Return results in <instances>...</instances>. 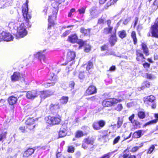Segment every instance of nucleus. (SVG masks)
Listing matches in <instances>:
<instances>
[{"mask_svg": "<svg viewBox=\"0 0 158 158\" xmlns=\"http://www.w3.org/2000/svg\"><path fill=\"white\" fill-rule=\"evenodd\" d=\"M28 2L27 0L26 2L23 4L22 6V12L25 21L26 22L27 27L25 25L24 23L21 24L18 23L19 21L17 20H13L11 21L8 24V26L10 28L15 27L17 28V32L19 38H23L26 36L27 34V31L26 28L31 27V24L29 21V19L31 18L30 13H28Z\"/></svg>", "mask_w": 158, "mask_h": 158, "instance_id": "f257e3e1", "label": "nucleus"}, {"mask_svg": "<svg viewBox=\"0 0 158 158\" xmlns=\"http://www.w3.org/2000/svg\"><path fill=\"white\" fill-rule=\"evenodd\" d=\"M94 139L93 138H87L84 139L83 141L82 147L85 149L88 148L90 151L93 150L95 146L93 145Z\"/></svg>", "mask_w": 158, "mask_h": 158, "instance_id": "f03ea898", "label": "nucleus"}, {"mask_svg": "<svg viewBox=\"0 0 158 158\" xmlns=\"http://www.w3.org/2000/svg\"><path fill=\"white\" fill-rule=\"evenodd\" d=\"M122 101L121 99H116L113 98L104 100L102 102L103 105L105 106H109L113 105L114 104L117 103L118 102H121Z\"/></svg>", "mask_w": 158, "mask_h": 158, "instance_id": "7ed1b4c3", "label": "nucleus"}, {"mask_svg": "<svg viewBox=\"0 0 158 158\" xmlns=\"http://www.w3.org/2000/svg\"><path fill=\"white\" fill-rule=\"evenodd\" d=\"M49 79L52 81V82L44 84V85L45 87H48L50 86L54 85L56 82L57 79L56 76L53 73L52 74H50V77L49 78Z\"/></svg>", "mask_w": 158, "mask_h": 158, "instance_id": "20e7f679", "label": "nucleus"}, {"mask_svg": "<svg viewBox=\"0 0 158 158\" xmlns=\"http://www.w3.org/2000/svg\"><path fill=\"white\" fill-rule=\"evenodd\" d=\"M48 123L53 125L58 124L61 121V117L60 116H59L58 117H50L48 118Z\"/></svg>", "mask_w": 158, "mask_h": 158, "instance_id": "39448f33", "label": "nucleus"}, {"mask_svg": "<svg viewBox=\"0 0 158 158\" xmlns=\"http://www.w3.org/2000/svg\"><path fill=\"white\" fill-rule=\"evenodd\" d=\"M82 46L84 47V50L85 52H88L91 50V47L87 43V41L80 39V48Z\"/></svg>", "mask_w": 158, "mask_h": 158, "instance_id": "423d86ee", "label": "nucleus"}, {"mask_svg": "<svg viewBox=\"0 0 158 158\" xmlns=\"http://www.w3.org/2000/svg\"><path fill=\"white\" fill-rule=\"evenodd\" d=\"M105 121L101 120L97 122H95L93 125L94 128L96 130H99L103 127L105 125Z\"/></svg>", "mask_w": 158, "mask_h": 158, "instance_id": "0eeeda50", "label": "nucleus"}, {"mask_svg": "<svg viewBox=\"0 0 158 158\" xmlns=\"http://www.w3.org/2000/svg\"><path fill=\"white\" fill-rule=\"evenodd\" d=\"M2 37L3 38L2 40L7 42L12 40L13 39L12 35L10 33L5 31H2Z\"/></svg>", "mask_w": 158, "mask_h": 158, "instance_id": "6e6552de", "label": "nucleus"}, {"mask_svg": "<svg viewBox=\"0 0 158 158\" xmlns=\"http://www.w3.org/2000/svg\"><path fill=\"white\" fill-rule=\"evenodd\" d=\"M67 41L69 43L79 44L78 37L76 34H72L68 37Z\"/></svg>", "mask_w": 158, "mask_h": 158, "instance_id": "1a4fd4ad", "label": "nucleus"}, {"mask_svg": "<svg viewBox=\"0 0 158 158\" xmlns=\"http://www.w3.org/2000/svg\"><path fill=\"white\" fill-rule=\"evenodd\" d=\"M152 35L158 37V18L155 22L154 24L152 26Z\"/></svg>", "mask_w": 158, "mask_h": 158, "instance_id": "9d476101", "label": "nucleus"}, {"mask_svg": "<svg viewBox=\"0 0 158 158\" xmlns=\"http://www.w3.org/2000/svg\"><path fill=\"white\" fill-rule=\"evenodd\" d=\"M39 94L37 91L33 90L28 91L27 93L26 96L28 99H33L37 97Z\"/></svg>", "mask_w": 158, "mask_h": 158, "instance_id": "9b49d317", "label": "nucleus"}, {"mask_svg": "<svg viewBox=\"0 0 158 158\" xmlns=\"http://www.w3.org/2000/svg\"><path fill=\"white\" fill-rule=\"evenodd\" d=\"M116 29H115L114 32L112 34L109 40V42L111 46H114L117 41V38L116 35Z\"/></svg>", "mask_w": 158, "mask_h": 158, "instance_id": "f8f14e48", "label": "nucleus"}, {"mask_svg": "<svg viewBox=\"0 0 158 158\" xmlns=\"http://www.w3.org/2000/svg\"><path fill=\"white\" fill-rule=\"evenodd\" d=\"M23 77V75L19 72H15L11 76V78L12 81H15L20 80Z\"/></svg>", "mask_w": 158, "mask_h": 158, "instance_id": "ddd939ff", "label": "nucleus"}, {"mask_svg": "<svg viewBox=\"0 0 158 158\" xmlns=\"http://www.w3.org/2000/svg\"><path fill=\"white\" fill-rule=\"evenodd\" d=\"M45 51V50H44L43 51V52H38L35 55V56L36 57L38 58L41 62L42 60H43L44 63L47 62V59L44 55L43 54V53Z\"/></svg>", "mask_w": 158, "mask_h": 158, "instance_id": "4468645a", "label": "nucleus"}, {"mask_svg": "<svg viewBox=\"0 0 158 158\" xmlns=\"http://www.w3.org/2000/svg\"><path fill=\"white\" fill-rule=\"evenodd\" d=\"M75 53L74 52H68L67 56L66 61L69 62L75 59Z\"/></svg>", "mask_w": 158, "mask_h": 158, "instance_id": "2eb2a0df", "label": "nucleus"}, {"mask_svg": "<svg viewBox=\"0 0 158 158\" xmlns=\"http://www.w3.org/2000/svg\"><path fill=\"white\" fill-rule=\"evenodd\" d=\"M97 92V89L94 86H89L86 90V95H91L96 93Z\"/></svg>", "mask_w": 158, "mask_h": 158, "instance_id": "dca6fc26", "label": "nucleus"}, {"mask_svg": "<svg viewBox=\"0 0 158 158\" xmlns=\"http://www.w3.org/2000/svg\"><path fill=\"white\" fill-rule=\"evenodd\" d=\"M19 96H13L10 97L8 99V102L9 104L10 105H13L16 103L17 102L18 99L19 98Z\"/></svg>", "mask_w": 158, "mask_h": 158, "instance_id": "f3484780", "label": "nucleus"}, {"mask_svg": "<svg viewBox=\"0 0 158 158\" xmlns=\"http://www.w3.org/2000/svg\"><path fill=\"white\" fill-rule=\"evenodd\" d=\"M59 109V105L58 103L51 104L50 106L49 109L53 113L58 112Z\"/></svg>", "mask_w": 158, "mask_h": 158, "instance_id": "a211bd4d", "label": "nucleus"}, {"mask_svg": "<svg viewBox=\"0 0 158 158\" xmlns=\"http://www.w3.org/2000/svg\"><path fill=\"white\" fill-rule=\"evenodd\" d=\"M155 100V98L153 96L150 95L147 97L144 101V102L146 104L149 105L151 103L154 102Z\"/></svg>", "mask_w": 158, "mask_h": 158, "instance_id": "6ab92c4d", "label": "nucleus"}, {"mask_svg": "<svg viewBox=\"0 0 158 158\" xmlns=\"http://www.w3.org/2000/svg\"><path fill=\"white\" fill-rule=\"evenodd\" d=\"M34 152V149L32 148H29L24 152L23 156V157H27L31 155Z\"/></svg>", "mask_w": 158, "mask_h": 158, "instance_id": "aec40b11", "label": "nucleus"}, {"mask_svg": "<svg viewBox=\"0 0 158 158\" xmlns=\"http://www.w3.org/2000/svg\"><path fill=\"white\" fill-rule=\"evenodd\" d=\"M56 13L55 16H49L48 19V29H50L51 28V27L53 26L54 22L52 20V19H53V18H55V19L56 18Z\"/></svg>", "mask_w": 158, "mask_h": 158, "instance_id": "412c9836", "label": "nucleus"}, {"mask_svg": "<svg viewBox=\"0 0 158 158\" xmlns=\"http://www.w3.org/2000/svg\"><path fill=\"white\" fill-rule=\"evenodd\" d=\"M40 93L41 94L40 97L41 98H44L49 96L51 95V93L49 91H41Z\"/></svg>", "mask_w": 158, "mask_h": 158, "instance_id": "4be33fe9", "label": "nucleus"}, {"mask_svg": "<svg viewBox=\"0 0 158 158\" xmlns=\"http://www.w3.org/2000/svg\"><path fill=\"white\" fill-rule=\"evenodd\" d=\"M82 129H83V131H80V137L86 135L88 132L89 127H83Z\"/></svg>", "mask_w": 158, "mask_h": 158, "instance_id": "5701e85b", "label": "nucleus"}, {"mask_svg": "<svg viewBox=\"0 0 158 158\" xmlns=\"http://www.w3.org/2000/svg\"><path fill=\"white\" fill-rule=\"evenodd\" d=\"M136 59L138 61H140L141 60L145 59L143 54L140 52V51L139 50L136 51Z\"/></svg>", "mask_w": 158, "mask_h": 158, "instance_id": "b1692460", "label": "nucleus"}, {"mask_svg": "<svg viewBox=\"0 0 158 158\" xmlns=\"http://www.w3.org/2000/svg\"><path fill=\"white\" fill-rule=\"evenodd\" d=\"M90 12L91 15L93 17H95L98 15V12L95 7H93L91 8Z\"/></svg>", "mask_w": 158, "mask_h": 158, "instance_id": "393cba45", "label": "nucleus"}, {"mask_svg": "<svg viewBox=\"0 0 158 158\" xmlns=\"http://www.w3.org/2000/svg\"><path fill=\"white\" fill-rule=\"evenodd\" d=\"M143 131L139 130L134 132L133 134V137L135 138H138L141 136Z\"/></svg>", "mask_w": 158, "mask_h": 158, "instance_id": "a878e982", "label": "nucleus"}, {"mask_svg": "<svg viewBox=\"0 0 158 158\" xmlns=\"http://www.w3.org/2000/svg\"><path fill=\"white\" fill-rule=\"evenodd\" d=\"M155 118H156V119L152 120L151 121H150L149 122L146 123L145 125V126H147V125H148L151 124H152L153 123H156L158 120V114H155Z\"/></svg>", "mask_w": 158, "mask_h": 158, "instance_id": "bb28decb", "label": "nucleus"}, {"mask_svg": "<svg viewBox=\"0 0 158 158\" xmlns=\"http://www.w3.org/2000/svg\"><path fill=\"white\" fill-rule=\"evenodd\" d=\"M66 130L63 128H61L59 132V137L60 138L64 137L66 135Z\"/></svg>", "mask_w": 158, "mask_h": 158, "instance_id": "cd10ccee", "label": "nucleus"}, {"mask_svg": "<svg viewBox=\"0 0 158 158\" xmlns=\"http://www.w3.org/2000/svg\"><path fill=\"white\" fill-rule=\"evenodd\" d=\"M142 47L144 53L147 56L149 55L148 50L146 45L144 43H142Z\"/></svg>", "mask_w": 158, "mask_h": 158, "instance_id": "c85d7f7f", "label": "nucleus"}, {"mask_svg": "<svg viewBox=\"0 0 158 158\" xmlns=\"http://www.w3.org/2000/svg\"><path fill=\"white\" fill-rule=\"evenodd\" d=\"M118 35L119 37L121 39H123L127 35V34L125 30H123L118 32Z\"/></svg>", "mask_w": 158, "mask_h": 158, "instance_id": "c756f323", "label": "nucleus"}, {"mask_svg": "<svg viewBox=\"0 0 158 158\" xmlns=\"http://www.w3.org/2000/svg\"><path fill=\"white\" fill-rule=\"evenodd\" d=\"M90 29H85L83 28H81V32L83 34L85 35H89Z\"/></svg>", "mask_w": 158, "mask_h": 158, "instance_id": "7c9ffc66", "label": "nucleus"}, {"mask_svg": "<svg viewBox=\"0 0 158 158\" xmlns=\"http://www.w3.org/2000/svg\"><path fill=\"white\" fill-rule=\"evenodd\" d=\"M113 28V27H108L105 28L103 30V33L106 34L111 33Z\"/></svg>", "mask_w": 158, "mask_h": 158, "instance_id": "2f4dec72", "label": "nucleus"}, {"mask_svg": "<svg viewBox=\"0 0 158 158\" xmlns=\"http://www.w3.org/2000/svg\"><path fill=\"white\" fill-rule=\"evenodd\" d=\"M68 99V97L63 96L60 99V102L62 104H66L67 102Z\"/></svg>", "mask_w": 158, "mask_h": 158, "instance_id": "473e14b6", "label": "nucleus"}, {"mask_svg": "<svg viewBox=\"0 0 158 158\" xmlns=\"http://www.w3.org/2000/svg\"><path fill=\"white\" fill-rule=\"evenodd\" d=\"M131 36L133 39L134 44H136L137 42V39L136 38V33L135 31H132L131 33Z\"/></svg>", "mask_w": 158, "mask_h": 158, "instance_id": "72a5a7b5", "label": "nucleus"}, {"mask_svg": "<svg viewBox=\"0 0 158 158\" xmlns=\"http://www.w3.org/2000/svg\"><path fill=\"white\" fill-rule=\"evenodd\" d=\"M123 158H136V156L133 155H131L130 153H126L124 154L123 156Z\"/></svg>", "mask_w": 158, "mask_h": 158, "instance_id": "f704fd0d", "label": "nucleus"}, {"mask_svg": "<svg viewBox=\"0 0 158 158\" xmlns=\"http://www.w3.org/2000/svg\"><path fill=\"white\" fill-rule=\"evenodd\" d=\"M34 123V119L33 118H30L28 119L26 121L25 123L26 125H33Z\"/></svg>", "mask_w": 158, "mask_h": 158, "instance_id": "c9c22d12", "label": "nucleus"}, {"mask_svg": "<svg viewBox=\"0 0 158 158\" xmlns=\"http://www.w3.org/2000/svg\"><path fill=\"white\" fill-rule=\"evenodd\" d=\"M93 63L90 61H89L86 67V70L88 71H89L90 69L93 68Z\"/></svg>", "mask_w": 158, "mask_h": 158, "instance_id": "e433bc0d", "label": "nucleus"}, {"mask_svg": "<svg viewBox=\"0 0 158 158\" xmlns=\"http://www.w3.org/2000/svg\"><path fill=\"white\" fill-rule=\"evenodd\" d=\"M85 7H83L80 9V18L82 17L83 16V14L85 13Z\"/></svg>", "mask_w": 158, "mask_h": 158, "instance_id": "4c0bfd02", "label": "nucleus"}, {"mask_svg": "<svg viewBox=\"0 0 158 158\" xmlns=\"http://www.w3.org/2000/svg\"><path fill=\"white\" fill-rule=\"evenodd\" d=\"M143 144L142 143L141 144V145L139 147H138V146L134 147L131 148L130 151L132 152H136V151H137L139 149V148H140L141 147H142L143 146Z\"/></svg>", "mask_w": 158, "mask_h": 158, "instance_id": "58836bf2", "label": "nucleus"}, {"mask_svg": "<svg viewBox=\"0 0 158 158\" xmlns=\"http://www.w3.org/2000/svg\"><path fill=\"white\" fill-rule=\"evenodd\" d=\"M138 117L140 118L141 119L144 118L145 116V113L144 112L141 111H139L138 112Z\"/></svg>", "mask_w": 158, "mask_h": 158, "instance_id": "ea45409f", "label": "nucleus"}, {"mask_svg": "<svg viewBox=\"0 0 158 158\" xmlns=\"http://www.w3.org/2000/svg\"><path fill=\"white\" fill-rule=\"evenodd\" d=\"M79 139V131H77L76 132L75 137L73 139V141H78Z\"/></svg>", "mask_w": 158, "mask_h": 158, "instance_id": "a19ab883", "label": "nucleus"}, {"mask_svg": "<svg viewBox=\"0 0 158 158\" xmlns=\"http://www.w3.org/2000/svg\"><path fill=\"white\" fill-rule=\"evenodd\" d=\"M123 121L122 119H121L119 117L118 118V121L117 124V127L118 128H119L122 125L123 123Z\"/></svg>", "mask_w": 158, "mask_h": 158, "instance_id": "79ce46f5", "label": "nucleus"}, {"mask_svg": "<svg viewBox=\"0 0 158 158\" xmlns=\"http://www.w3.org/2000/svg\"><path fill=\"white\" fill-rule=\"evenodd\" d=\"M6 132H5L2 134L0 135V141H3V140L6 138Z\"/></svg>", "mask_w": 158, "mask_h": 158, "instance_id": "37998d69", "label": "nucleus"}, {"mask_svg": "<svg viewBox=\"0 0 158 158\" xmlns=\"http://www.w3.org/2000/svg\"><path fill=\"white\" fill-rule=\"evenodd\" d=\"M150 85V84L148 82L146 81V82L143 83L142 84V87L141 88V89H143L144 88L143 87H149Z\"/></svg>", "mask_w": 158, "mask_h": 158, "instance_id": "c03bdc74", "label": "nucleus"}, {"mask_svg": "<svg viewBox=\"0 0 158 158\" xmlns=\"http://www.w3.org/2000/svg\"><path fill=\"white\" fill-rule=\"evenodd\" d=\"M111 153L109 152L106 154L101 156L100 158H110Z\"/></svg>", "mask_w": 158, "mask_h": 158, "instance_id": "a18cd8bd", "label": "nucleus"}, {"mask_svg": "<svg viewBox=\"0 0 158 158\" xmlns=\"http://www.w3.org/2000/svg\"><path fill=\"white\" fill-rule=\"evenodd\" d=\"M74 148L72 146H69L68 147V152L70 153H73L74 152Z\"/></svg>", "mask_w": 158, "mask_h": 158, "instance_id": "49530a36", "label": "nucleus"}, {"mask_svg": "<svg viewBox=\"0 0 158 158\" xmlns=\"http://www.w3.org/2000/svg\"><path fill=\"white\" fill-rule=\"evenodd\" d=\"M123 108L122 105L121 104H119L115 108V109L118 111H121Z\"/></svg>", "mask_w": 158, "mask_h": 158, "instance_id": "de8ad7c7", "label": "nucleus"}, {"mask_svg": "<svg viewBox=\"0 0 158 158\" xmlns=\"http://www.w3.org/2000/svg\"><path fill=\"white\" fill-rule=\"evenodd\" d=\"M118 0H110V1L107 3L108 6H111L116 3Z\"/></svg>", "mask_w": 158, "mask_h": 158, "instance_id": "09e8293b", "label": "nucleus"}, {"mask_svg": "<svg viewBox=\"0 0 158 158\" xmlns=\"http://www.w3.org/2000/svg\"><path fill=\"white\" fill-rule=\"evenodd\" d=\"M120 136H118L116 137L114 140L113 142V144L114 145L116 144L117 143L119 140H120Z\"/></svg>", "mask_w": 158, "mask_h": 158, "instance_id": "8fccbe9b", "label": "nucleus"}, {"mask_svg": "<svg viewBox=\"0 0 158 158\" xmlns=\"http://www.w3.org/2000/svg\"><path fill=\"white\" fill-rule=\"evenodd\" d=\"M70 32V31L69 30H67L66 31L64 32L62 34L61 36L65 37L68 35Z\"/></svg>", "mask_w": 158, "mask_h": 158, "instance_id": "3c124183", "label": "nucleus"}, {"mask_svg": "<svg viewBox=\"0 0 158 158\" xmlns=\"http://www.w3.org/2000/svg\"><path fill=\"white\" fill-rule=\"evenodd\" d=\"M155 148V147L154 145H152L149 148L148 153L151 154Z\"/></svg>", "mask_w": 158, "mask_h": 158, "instance_id": "603ef678", "label": "nucleus"}, {"mask_svg": "<svg viewBox=\"0 0 158 158\" xmlns=\"http://www.w3.org/2000/svg\"><path fill=\"white\" fill-rule=\"evenodd\" d=\"M75 85V83L73 81H71L69 83V87L71 88V90H72L73 89L74 86Z\"/></svg>", "mask_w": 158, "mask_h": 158, "instance_id": "864d4df0", "label": "nucleus"}, {"mask_svg": "<svg viewBox=\"0 0 158 158\" xmlns=\"http://www.w3.org/2000/svg\"><path fill=\"white\" fill-rule=\"evenodd\" d=\"M75 9L74 8H72L71 10H70V11L69 13L68 14V16L69 17H71L72 15V13L73 12H74L75 11Z\"/></svg>", "mask_w": 158, "mask_h": 158, "instance_id": "5fc2aeb1", "label": "nucleus"}, {"mask_svg": "<svg viewBox=\"0 0 158 158\" xmlns=\"http://www.w3.org/2000/svg\"><path fill=\"white\" fill-rule=\"evenodd\" d=\"M151 32H149L148 33V34H147L148 36V37L152 36V37H155V38H158V37L154 36H153L152 35V26L151 27Z\"/></svg>", "mask_w": 158, "mask_h": 158, "instance_id": "6e6d98bb", "label": "nucleus"}, {"mask_svg": "<svg viewBox=\"0 0 158 158\" xmlns=\"http://www.w3.org/2000/svg\"><path fill=\"white\" fill-rule=\"evenodd\" d=\"M58 2H55L52 3V5L54 8H56L58 7Z\"/></svg>", "mask_w": 158, "mask_h": 158, "instance_id": "4d7b16f0", "label": "nucleus"}, {"mask_svg": "<svg viewBox=\"0 0 158 158\" xmlns=\"http://www.w3.org/2000/svg\"><path fill=\"white\" fill-rule=\"evenodd\" d=\"M135 116V115L134 114H133L129 118V120L132 123H133L134 122L133 121V119Z\"/></svg>", "mask_w": 158, "mask_h": 158, "instance_id": "13d9d810", "label": "nucleus"}, {"mask_svg": "<svg viewBox=\"0 0 158 158\" xmlns=\"http://www.w3.org/2000/svg\"><path fill=\"white\" fill-rule=\"evenodd\" d=\"M35 126V125H28L27 126V128L29 129L30 130H31L34 128Z\"/></svg>", "mask_w": 158, "mask_h": 158, "instance_id": "bf43d9fd", "label": "nucleus"}, {"mask_svg": "<svg viewBox=\"0 0 158 158\" xmlns=\"http://www.w3.org/2000/svg\"><path fill=\"white\" fill-rule=\"evenodd\" d=\"M135 104L133 102L128 103L127 104V106L128 107H130L133 106Z\"/></svg>", "mask_w": 158, "mask_h": 158, "instance_id": "052dcab7", "label": "nucleus"}, {"mask_svg": "<svg viewBox=\"0 0 158 158\" xmlns=\"http://www.w3.org/2000/svg\"><path fill=\"white\" fill-rule=\"evenodd\" d=\"M143 65L145 68H148L150 67V64L147 63L143 64Z\"/></svg>", "mask_w": 158, "mask_h": 158, "instance_id": "680f3d73", "label": "nucleus"}, {"mask_svg": "<svg viewBox=\"0 0 158 158\" xmlns=\"http://www.w3.org/2000/svg\"><path fill=\"white\" fill-rule=\"evenodd\" d=\"M130 20V19L129 18H127L123 22V24H124L125 25L127 24L128 22Z\"/></svg>", "mask_w": 158, "mask_h": 158, "instance_id": "e2e57ef3", "label": "nucleus"}, {"mask_svg": "<svg viewBox=\"0 0 158 158\" xmlns=\"http://www.w3.org/2000/svg\"><path fill=\"white\" fill-rule=\"evenodd\" d=\"M108 47L106 45H104L101 47V49L102 50H105L107 49Z\"/></svg>", "mask_w": 158, "mask_h": 158, "instance_id": "0e129e2a", "label": "nucleus"}, {"mask_svg": "<svg viewBox=\"0 0 158 158\" xmlns=\"http://www.w3.org/2000/svg\"><path fill=\"white\" fill-rule=\"evenodd\" d=\"M147 77L148 79H152L153 78V75L151 74H147Z\"/></svg>", "mask_w": 158, "mask_h": 158, "instance_id": "69168bd1", "label": "nucleus"}, {"mask_svg": "<svg viewBox=\"0 0 158 158\" xmlns=\"http://www.w3.org/2000/svg\"><path fill=\"white\" fill-rule=\"evenodd\" d=\"M19 129L23 132H24L25 131V128L24 127H21Z\"/></svg>", "mask_w": 158, "mask_h": 158, "instance_id": "338daca9", "label": "nucleus"}, {"mask_svg": "<svg viewBox=\"0 0 158 158\" xmlns=\"http://www.w3.org/2000/svg\"><path fill=\"white\" fill-rule=\"evenodd\" d=\"M154 59L155 60H158V55L156 53H155L154 55Z\"/></svg>", "mask_w": 158, "mask_h": 158, "instance_id": "774afa93", "label": "nucleus"}]
</instances>
